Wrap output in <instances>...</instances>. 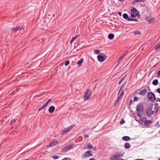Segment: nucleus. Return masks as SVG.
I'll return each mask as SVG.
<instances>
[{"label": "nucleus", "mask_w": 160, "mask_h": 160, "mask_svg": "<svg viewBox=\"0 0 160 160\" xmlns=\"http://www.w3.org/2000/svg\"><path fill=\"white\" fill-rule=\"evenodd\" d=\"M141 34V33L140 31H135L134 32V35H140Z\"/></svg>", "instance_id": "nucleus-29"}, {"label": "nucleus", "mask_w": 160, "mask_h": 160, "mask_svg": "<svg viewBox=\"0 0 160 160\" xmlns=\"http://www.w3.org/2000/svg\"><path fill=\"white\" fill-rule=\"evenodd\" d=\"M135 21V22H138V19H137L136 18H135V19H132V18H131V19H130V21Z\"/></svg>", "instance_id": "nucleus-40"}, {"label": "nucleus", "mask_w": 160, "mask_h": 160, "mask_svg": "<svg viewBox=\"0 0 160 160\" xmlns=\"http://www.w3.org/2000/svg\"><path fill=\"white\" fill-rule=\"evenodd\" d=\"M69 131V130L68 129V128H65L62 130V135H64L68 132Z\"/></svg>", "instance_id": "nucleus-16"}, {"label": "nucleus", "mask_w": 160, "mask_h": 160, "mask_svg": "<svg viewBox=\"0 0 160 160\" xmlns=\"http://www.w3.org/2000/svg\"><path fill=\"white\" fill-rule=\"evenodd\" d=\"M58 143V142L57 140L53 139L52 141L50 142V143L48 147H52L54 146L55 145Z\"/></svg>", "instance_id": "nucleus-9"}, {"label": "nucleus", "mask_w": 160, "mask_h": 160, "mask_svg": "<svg viewBox=\"0 0 160 160\" xmlns=\"http://www.w3.org/2000/svg\"><path fill=\"white\" fill-rule=\"evenodd\" d=\"M156 91L159 93H160V88H158Z\"/></svg>", "instance_id": "nucleus-45"}, {"label": "nucleus", "mask_w": 160, "mask_h": 160, "mask_svg": "<svg viewBox=\"0 0 160 160\" xmlns=\"http://www.w3.org/2000/svg\"><path fill=\"white\" fill-rule=\"evenodd\" d=\"M157 75L158 77H160V70L158 71Z\"/></svg>", "instance_id": "nucleus-44"}, {"label": "nucleus", "mask_w": 160, "mask_h": 160, "mask_svg": "<svg viewBox=\"0 0 160 160\" xmlns=\"http://www.w3.org/2000/svg\"><path fill=\"white\" fill-rule=\"evenodd\" d=\"M55 107L53 106H50L49 108L48 111L50 113H53L54 112V111L55 110Z\"/></svg>", "instance_id": "nucleus-14"}, {"label": "nucleus", "mask_w": 160, "mask_h": 160, "mask_svg": "<svg viewBox=\"0 0 160 160\" xmlns=\"http://www.w3.org/2000/svg\"><path fill=\"white\" fill-rule=\"evenodd\" d=\"M125 83L124 84H123L122 86V87H121V88H120V89L119 90V91L118 92V94H119V93H120L122 89V88H123L124 86L125 85Z\"/></svg>", "instance_id": "nucleus-39"}, {"label": "nucleus", "mask_w": 160, "mask_h": 160, "mask_svg": "<svg viewBox=\"0 0 160 160\" xmlns=\"http://www.w3.org/2000/svg\"><path fill=\"white\" fill-rule=\"evenodd\" d=\"M53 16H54V14H53Z\"/></svg>", "instance_id": "nucleus-63"}, {"label": "nucleus", "mask_w": 160, "mask_h": 160, "mask_svg": "<svg viewBox=\"0 0 160 160\" xmlns=\"http://www.w3.org/2000/svg\"><path fill=\"white\" fill-rule=\"evenodd\" d=\"M104 57H107V56H106V55H104Z\"/></svg>", "instance_id": "nucleus-60"}, {"label": "nucleus", "mask_w": 160, "mask_h": 160, "mask_svg": "<svg viewBox=\"0 0 160 160\" xmlns=\"http://www.w3.org/2000/svg\"><path fill=\"white\" fill-rule=\"evenodd\" d=\"M51 99L50 98L49 99L48 101L46 102V103L45 104L47 106L48 104L51 101Z\"/></svg>", "instance_id": "nucleus-38"}, {"label": "nucleus", "mask_w": 160, "mask_h": 160, "mask_svg": "<svg viewBox=\"0 0 160 160\" xmlns=\"http://www.w3.org/2000/svg\"><path fill=\"white\" fill-rule=\"evenodd\" d=\"M114 35L112 33L109 34L108 36V39L110 40H112L114 38Z\"/></svg>", "instance_id": "nucleus-20"}, {"label": "nucleus", "mask_w": 160, "mask_h": 160, "mask_svg": "<svg viewBox=\"0 0 160 160\" xmlns=\"http://www.w3.org/2000/svg\"><path fill=\"white\" fill-rule=\"evenodd\" d=\"M70 62L69 61H67L65 63V65L66 66H68L69 63Z\"/></svg>", "instance_id": "nucleus-42"}, {"label": "nucleus", "mask_w": 160, "mask_h": 160, "mask_svg": "<svg viewBox=\"0 0 160 160\" xmlns=\"http://www.w3.org/2000/svg\"><path fill=\"white\" fill-rule=\"evenodd\" d=\"M116 160H124V159H123L122 158H119V159H116Z\"/></svg>", "instance_id": "nucleus-53"}, {"label": "nucleus", "mask_w": 160, "mask_h": 160, "mask_svg": "<svg viewBox=\"0 0 160 160\" xmlns=\"http://www.w3.org/2000/svg\"><path fill=\"white\" fill-rule=\"evenodd\" d=\"M118 1L119 2H121L124 1V0H118Z\"/></svg>", "instance_id": "nucleus-55"}, {"label": "nucleus", "mask_w": 160, "mask_h": 160, "mask_svg": "<svg viewBox=\"0 0 160 160\" xmlns=\"http://www.w3.org/2000/svg\"><path fill=\"white\" fill-rule=\"evenodd\" d=\"M52 158L54 159H56L59 158V156L57 155H54L52 156Z\"/></svg>", "instance_id": "nucleus-37"}, {"label": "nucleus", "mask_w": 160, "mask_h": 160, "mask_svg": "<svg viewBox=\"0 0 160 160\" xmlns=\"http://www.w3.org/2000/svg\"><path fill=\"white\" fill-rule=\"evenodd\" d=\"M22 29V28H20V27H13L12 28L11 30V33H13L14 32L15 33L16 32H17L18 30H19V31L21 30Z\"/></svg>", "instance_id": "nucleus-10"}, {"label": "nucleus", "mask_w": 160, "mask_h": 160, "mask_svg": "<svg viewBox=\"0 0 160 160\" xmlns=\"http://www.w3.org/2000/svg\"><path fill=\"white\" fill-rule=\"evenodd\" d=\"M126 76V75H125L120 80V81H119V82L118 83V84L120 85L121 84V83L122 82L124 81L125 79V78Z\"/></svg>", "instance_id": "nucleus-30"}, {"label": "nucleus", "mask_w": 160, "mask_h": 160, "mask_svg": "<svg viewBox=\"0 0 160 160\" xmlns=\"http://www.w3.org/2000/svg\"><path fill=\"white\" fill-rule=\"evenodd\" d=\"M152 122L151 120H148L145 121L144 123L146 125H148L152 123Z\"/></svg>", "instance_id": "nucleus-25"}, {"label": "nucleus", "mask_w": 160, "mask_h": 160, "mask_svg": "<svg viewBox=\"0 0 160 160\" xmlns=\"http://www.w3.org/2000/svg\"><path fill=\"white\" fill-rule=\"evenodd\" d=\"M92 93V91L90 89L87 90L86 91L83 96L84 100L85 101L88 100L91 96Z\"/></svg>", "instance_id": "nucleus-5"}, {"label": "nucleus", "mask_w": 160, "mask_h": 160, "mask_svg": "<svg viewBox=\"0 0 160 160\" xmlns=\"http://www.w3.org/2000/svg\"><path fill=\"white\" fill-rule=\"evenodd\" d=\"M119 102L118 101V100H116L114 103V107H116L117 106Z\"/></svg>", "instance_id": "nucleus-33"}, {"label": "nucleus", "mask_w": 160, "mask_h": 160, "mask_svg": "<svg viewBox=\"0 0 160 160\" xmlns=\"http://www.w3.org/2000/svg\"><path fill=\"white\" fill-rule=\"evenodd\" d=\"M69 158H64L63 159H62V160H68Z\"/></svg>", "instance_id": "nucleus-49"}, {"label": "nucleus", "mask_w": 160, "mask_h": 160, "mask_svg": "<svg viewBox=\"0 0 160 160\" xmlns=\"http://www.w3.org/2000/svg\"><path fill=\"white\" fill-rule=\"evenodd\" d=\"M126 53L125 54L123 55L121 57H120L119 58L118 60V62H120L122 60V59L126 55Z\"/></svg>", "instance_id": "nucleus-31"}, {"label": "nucleus", "mask_w": 160, "mask_h": 160, "mask_svg": "<svg viewBox=\"0 0 160 160\" xmlns=\"http://www.w3.org/2000/svg\"><path fill=\"white\" fill-rule=\"evenodd\" d=\"M122 139L125 141H128L130 140L131 138L128 136H125L122 138Z\"/></svg>", "instance_id": "nucleus-15"}, {"label": "nucleus", "mask_w": 160, "mask_h": 160, "mask_svg": "<svg viewBox=\"0 0 160 160\" xmlns=\"http://www.w3.org/2000/svg\"><path fill=\"white\" fill-rule=\"evenodd\" d=\"M124 94V90H123L122 91L121 93L120 94V93H119V94H118V95H119L120 96V97H122V96Z\"/></svg>", "instance_id": "nucleus-34"}, {"label": "nucleus", "mask_w": 160, "mask_h": 160, "mask_svg": "<svg viewBox=\"0 0 160 160\" xmlns=\"http://www.w3.org/2000/svg\"><path fill=\"white\" fill-rule=\"evenodd\" d=\"M158 160H160V158H158Z\"/></svg>", "instance_id": "nucleus-59"}, {"label": "nucleus", "mask_w": 160, "mask_h": 160, "mask_svg": "<svg viewBox=\"0 0 160 160\" xmlns=\"http://www.w3.org/2000/svg\"><path fill=\"white\" fill-rule=\"evenodd\" d=\"M145 0H135L132 2V4H134L136 3H139L141 2H143Z\"/></svg>", "instance_id": "nucleus-17"}, {"label": "nucleus", "mask_w": 160, "mask_h": 160, "mask_svg": "<svg viewBox=\"0 0 160 160\" xmlns=\"http://www.w3.org/2000/svg\"><path fill=\"white\" fill-rule=\"evenodd\" d=\"M118 158L117 157V155H113L111 156L110 159V160H115L116 159Z\"/></svg>", "instance_id": "nucleus-18"}, {"label": "nucleus", "mask_w": 160, "mask_h": 160, "mask_svg": "<svg viewBox=\"0 0 160 160\" xmlns=\"http://www.w3.org/2000/svg\"><path fill=\"white\" fill-rule=\"evenodd\" d=\"M147 92V90L146 88H144L141 90L139 93V94L142 96H144Z\"/></svg>", "instance_id": "nucleus-11"}, {"label": "nucleus", "mask_w": 160, "mask_h": 160, "mask_svg": "<svg viewBox=\"0 0 160 160\" xmlns=\"http://www.w3.org/2000/svg\"><path fill=\"white\" fill-rule=\"evenodd\" d=\"M135 160H143V159H136Z\"/></svg>", "instance_id": "nucleus-56"}, {"label": "nucleus", "mask_w": 160, "mask_h": 160, "mask_svg": "<svg viewBox=\"0 0 160 160\" xmlns=\"http://www.w3.org/2000/svg\"><path fill=\"white\" fill-rule=\"evenodd\" d=\"M127 89H128V88H126V90H127Z\"/></svg>", "instance_id": "nucleus-61"}, {"label": "nucleus", "mask_w": 160, "mask_h": 160, "mask_svg": "<svg viewBox=\"0 0 160 160\" xmlns=\"http://www.w3.org/2000/svg\"><path fill=\"white\" fill-rule=\"evenodd\" d=\"M17 120V119H12L10 122V125H12L13 124H14L16 122V121Z\"/></svg>", "instance_id": "nucleus-27"}, {"label": "nucleus", "mask_w": 160, "mask_h": 160, "mask_svg": "<svg viewBox=\"0 0 160 160\" xmlns=\"http://www.w3.org/2000/svg\"><path fill=\"white\" fill-rule=\"evenodd\" d=\"M74 145L73 143H71L68 145V146L65 147L64 148H62L61 150L62 152H64L70 150V149L73 148Z\"/></svg>", "instance_id": "nucleus-6"}, {"label": "nucleus", "mask_w": 160, "mask_h": 160, "mask_svg": "<svg viewBox=\"0 0 160 160\" xmlns=\"http://www.w3.org/2000/svg\"><path fill=\"white\" fill-rule=\"evenodd\" d=\"M73 127V126L71 125L68 128H67L70 131Z\"/></svg>", "instance_id": "nucleus-43"}, {"label": "nucleus", "mask_w": 160, "mask_h": 160, "mask_svg": "<svg viewBox=\"0 0 160 160\" xmlns=\"http://www.w3.org/2000/svg\"><path fill=\"white\" fill-rule=\"evenodd\" d=\"M139 15V12L135 8H133L131 10V16L132 18H134Z\"/></svg>", "instance_id": "nucleus-4"}, {"label": "nucleus", "mask_w": 160, "mask_h": 160, "mask_svg": "<svg viewBox=\"0 0 160 160\" xmlns=\"http://www.w3.org/2000/svg\"><path fill=\"white\" fill-rule=\"evenodd\" d=\"M148 21V22L149 23H152V22H151V19H150V20H147Z\"/></svg>", "instance_id": "nucleus-51"}, {"label": "nucleus", "mask_w": 160, "mask_h": 160, "mask_svg": "<svg viewBox=\"0 0 160 160\" xmlns=\"http://www.w3.org/2000/svg\"><path fill=\"white\" fill-rule=\"evenodd\" d=\"M154 105L155 106L154 107V109L156 112L157 113L158 110V104L157 103H155Z\"/></svg>", "instance_id": "nucleus-26"}, {"label": "nucleus", "mask_w": 160, "mask_h": 160, "mask_svg": "<svg viewBox=\"0 0 160 160\" xmlns=\"http://www.w3.org/2000/svg\"><path fill=\"white\" fill-rule=\"evenodd\" d=\"M158 83V80L157 79H154L152 82V84L154 86L157 85Z\"/></svg>", "instance_id": "nucleus-21"}, {"label": "nucleus", "mask_w": 160, "mask_h": 160, "mask_svg": "<svg viewBox=\"0 0 160 160\" xmlns=\"http://www.w3.org/2000/svg\"><path fill=\"white\" fill-rule=\"evenodd\" d=\"M89 160H95V159L94 158H91Z\"/></svg>", "instance_id": "nucleus-54"}, {"label": "nucleus", "mask_w": 160, "mask_h": 160, "mask_svg": "<svg viewBox=\"0 0 160 160\" xmlns=\"http://www.w3.org/2000/svg\"><path fill=\"white\" fill-rule=\"evenodd\" d=\"M155 50H158V49L160 48V43L159 42L158 44L155 46Z\"/></svg>", "instance_id": "nucleus-22"}, {"label": "nucleus", "mask_w": 160, "mask_h": 160, "mask_svg": "<svg viewBox=\"0 0 160 160\" xmlns=\"http://www.w3.org/2000/svg\"><path fill=\"white\" fill-rule=\"evenodd\" d=\"M47 106L45 104H44L42 107L39 108V109L38 110V112H40L42 109H44V108H45Z\"/></svg>", "instance_id": "nucleus-24"}, {"label": "nucleus", "mask_w": 160, "mask_h": 160, "mask_svg": "<svg viewBox=\"0 0 160 160\" xmlns=\"http://www.w3.org/2000/svg\"><path fill=\"white\" fill-rule=\"evenodd\" d=\"M124 146L126 149H128L130 147L131 145L129 143L126 142L124 144Z\"/></svg>", "instance_id": "nucleus-19"}, {"label": "nucleus", "mask_w": 160, "mask_h": 160, "mask_svg": "<svg viewBox=\"0 0 160 160\" xmlns=\"http://www.w3.org/2000/svg\"><path fill=\"white\" fill-rule=\"evenodd\" d=\"M87 148L88 149H92L93 148V146L92 145L89 143L87 144Z\"/></svg>", "instance_id": "nucleus-28"}, {"label": "nucleus", "mask_w": 160, "mask_h": 160, "mask_svg": "<svg viewBox=\"0 0 160 160\" xmlns=\"http://www.w3.org/2000/svg\"><path fill=\"white\" fill-rule=\"evenodd\" d=\"M122 17H123V18L125 20H126L128 21H130V19H131V18H130V17H129L128 16L127 14L126 13H124L122 15Z\"/></svg>", "instance_id": "nucleus-13"}, {"label": "nucleus", "mask_w": 160, "mask_h": 160, "mask_svg": "<svg viewBox=\"0 0 160 160\" xmlns=\"http://www.w3.org/2000/svg\"><path fill=\"white\" fill-rule=\"evenodd\" d=\"M84 137L85 138H88L89 136L88 134H84Z\"/></svg>", "instance_id": "nucleus-48"}, {"label": "nucleus", "mask_w": 160, "mask_h": 160, "mask_svg": "<svg viewBox=\"0 0 160 160\" xmlns=\"http://www.w3.org/2000/svg\"><path fill=\"white\" fill-rule=\"evenodd\" d=\"M159 101L160 102V98H158L156 100V102Z\"/></svg>", "instance_id": "nucleus-52"}, {"label": "nucleus", "mask_w": 160, "mask_h": 160, "mask_svg": "<svg viewBox=\"0 0 160 160\" xmlns=\"http://www.w3.org/2000/svg\"><path fill=\"white\" fill-rule=\"evenodd\" d=\"M101 54L104 55V54L101 53V54L97 56V59L98 61L100 62H103L105 60L104 57L102 56Z\"/></svg>", "instance_id": "nucleus-8"}, {"label": "nucleus", "mask_w": 160, "mask_h": 160, "mask_svg": "<svg viewBox=\"0 0 160 160\" xmlns=\"http://www.w3.org/2000/svg\"><path fill=\"white\" fill-rule=\"evenodd\" d=\"M124 152H120L118 151L116 152V154L117 155L118 158H121L123 156Z\"/></svg>", "instance_id": "nucleus-12"}, {"label": "nucleus", "mask_w": 160, "mask_h": 160, "mask_svg": "<svg viewBox=\"0 0 160 160\" xmlns=\"http://www.w3.org/2000/svg\"><path fill=\"white\" fill-rule=\"evenodd\" d=\"M79 36V35H78L77 36H75V37H74L73 38H72V39L70 41V43H72L73 41H74L75 40V39H76V38Z\"/></svg>", "instance_id": "nucleus-32"}, {"label": "nucleus", "mask_w": 160, "mask_h": 160, "mask_svg": "<svg viewBox=\"0 0 160 160\" xmlns=\"http://www.w3.org/2000/svg\"><path fill=\"white\" fill-rule=\"evenodd\" d=\"M136 110L137 112V116L141 118L142 116L141 113L143 112V106L140 104H139L137 106Z\"/></svg>", "instance_id": "nucleus-1"}, {"label": "nucleus", "mask_w": 160, "mask_h": 160, "mask_svg": "<svg viewBox=\"0 0 160 160\" xmlns=\"http://www.w3.org/2000/svg\"><path fill=\"white\" fill-rule=\"evenodd\" d=\"M125 121L123 119H122L120 122V124L121 125L125 123Z\"/></svg>", "instance_id": "nucleus-36"}, {"label": "nucleus", "mask_w": 160, "mask_h": 160, "mask_svg": "<svg viewBox=\"0 0 160 160\" xmlns=\"http://www.w3.org/2000/svg\"><path fill=\"white\" fill-rule=\"evenodd\" d=\"M153 105L152 104L150 105L148 108H147L146 111V113L147 116L148 117H150L152 115H153L155 113L154 111H152V108Z\"/></svg>", "instance_id": "nucleus-3"}, {"label": "nucleus", "mask_w": 160, "mask_h": 160, "mask_svg": "<svg viewBox=\"0 0 160 160\" xmlns=\"http://www.w3.org/2000/svg\"><path fill=\"white\" fill-rule=\"evenodd\" d=\"M102 1V0H99V1L100 2H101Z\"/></svg>", "instance_id": "nucleus-58"}, {"label": "nucleus", "mask_w": 160, "mask_h": 160, "mask_svg": "<svg viewBox=\"0 0 160 160\" xmlns=\"http://www.w3.org/2000/svg\"><path fill=\"white\" fill-rule=\"evenodd\" d=\"M96 148L95 147H94V148H93V150H96Z\"/></svg>", "instance_id": "nucleus-57"}, {"label": "nucleus", "mask_w": 160, "mask_h": 160, "mask_svg": "<svg viewBox=\"0 0 160 160\" xmlns=\"http://www.w3.org/2000/svg\"><path fill=\"white\" fill-rule=\"evenodd\" d=\"M159 133H160V131H159Z\"/></svg>", "instance_id": "nucleus-62"}, {"label": "nucleus", "mask_w": 160, "mask_h": 160, "mask_svg": "<svg viewBox=\"0 0 160 160\" xmlns=\"http://www.w3.org/2000/svg\"><path fill=\"white\" fill-rule=\"evenodd\" d=\"M117 13L118 14V15L120 16H122V12H117Z\"/></svg>", "instance_id": "nucleus-47"}, {"label": "nucleus", "mask_w": 160, "mask_h": 160, "mask_svg": "<svg viewBox=\"0 0 160 160\" xmlns=\"http://www.w3.org/2000/svg\"><path fill=\"white\" fill-rule=\"evenodd\" d=\"M100 51L98 50H94L95 53L96 54H99L100 53Z\"/></svg>", "instance_id": "nucleus-35"}, {"label": "nucleus", "mask_w": 160, "mask_h": 160, "mask_svg": "<svg viewBox=\"0 0 160 160\" xmlns=\"http://www.w3.org/2000/svg\"><path fill=\"white\" fill-rule=\"evenodd\" d=\"M121 97H120V96L119 95H118V98L116 100H118L119 102V101L120 100V98Z\"/></svg>", "instance_id": "nucleus-46"}, {"label": "nucleus", "mask_w": 160, "mask_h": 160, "mask_svg": "<svg viewBox=\"0 0 160 160\" xmlns=\"http://www.w3.org/2000/svg\"><path fill=\"white\" fill-rule=\"evenodd\" d=\"M129 106H130V105H131V103H132V100H131L130 101V102H129Z\"/></svg>", "instance_id": "nucleus-50"}, {"label": "nucleus", "mask_w": 160, "mask_h": 160, "mask_svg": "<svg viewBox=\"0 0 160 160\" xmlns=\"http://www.w3.org/2000/svg\"><path fill=\"white\" fill-rule=\"evenodd\" d=\"M147 98L151 102H153L156 99L155 94L152 92H149L147 94Z\"/></svg>", "instance_id": "nucleus-2"}, {"label": "nucleus", "mask_w": 160, "mask_h": 160, "mask_svg": "<svg viewBox=\"0 0 160 160\" xmlns=\"http://www.w3.org/2000/svg\"><path fill=\"white\" fill-rule=\"evenodd\" d=\"M139 99V98H138L135 97L134 98V101H137Z\"/></svg>", "instance_id": "nucleus-41"}, {"label": "nucleus", "mask_w": 160, "mask_h": 160, "mask_svg": "<svg viewBox=\"0 0 160 160\" xmlns=\"http://www.w3.org/2000/svg\"><path fill=\"white\" fill-rule=\"evenodd\" d=\"M92 156V154L91 152V151L89 150L86 152L84 154H83L82 156V158H83L87 157H90V156Z\"/></svg>", "instance_id": "nucleus-7"}, {"label": "nucleus", "mask_w": 160, "mask_h": 160, "mask_svg": "<svg viewBox=\"0 0 160 160\" xmlns=\"http://www.w3.org/2000/svg\"><path fill=\"white\" fill-rule=\"evenodd\" d=\"M83 59H82L80 60H79L77 62V64L78 65V66H80L82 63Z\"/></svg>", "instance_id": "nucleus-23"}]
</instances>
